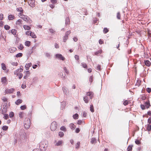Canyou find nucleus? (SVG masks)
I'll use <instances>...</instances> for the list:
<instances>
[{
  "label": "nucleus",
  "mask_w": 151,
  "mask_h": 151,
  "mask_svg": "<svg viewBox=\"0 0 151 151\" xmlns=\"http://www.w3.org/2000/svg\"><path fill=\"white\" fill-rule=\"evenodd\" d=\"M19 17L24 21L28 23H31L32 21L27 16L21 13L19 14Z\"/></svg>",
  "instance_id": "obj_1"
},
{
  "label": "nucleus",
  "mask_w": 151,
  "mask_h": 151,
  "mask_svg": "<svg viewBox=\"0 0 151 151\" xmlns=\"http://www.w3.org/2000/svg\"><path fill=\"white\" fill-rule=\"evenodd\" d=\"M24 126L26 129H28L30 127V121L29 119L25 118L24 121Z\"/></svg>",
  "instance_id": "obj_2"
},
{
  "label": "nucleus",
  "mask_w": 151,
  "mask_h": 151,
  "mask_svg": "<svg viewBox=\"0 0 151 151\" xmlns=\"http://www.w3.org/2000/svg\"><path fill=\"white\" fill-rule=\"evenodd\" d=\"M40 148L42 151H45L47 147V145L45 142H41L39 145Z\"/></svg>",
  "instance_id": "obj_3"
},
{
  "label": "nucleus",
  "mask_w": 151,
  "mask_h": 151,
  "mask_svg": "<svg viewBox=\"0 0 151 151\" xmlns=\"http://www.w3.org/2000/svg\"><path fill=\"white\" fill-rule=\"evenodd\" d=\"M23 70V67L21 66L20 68L16 70L14 72L15 75L17 76H23L22 74L21 73Z\"/></svg>",
  "instance_id": "obj_4"
},
{
  "label": "nucleus",
  "mask_w": 151,
  "mask_h": 151,
  "mask_svg": "<svg viewBox=\"0 0 151 151\" xmlns=\"http://www.w3.org/2000/svg\"><path fill=\"white\" fill-rule=\"evenodd\" d=\"M57 127V123L55 122H53L51 124V129L52 131H55Z\"/></svg>",
  "instance_id": "obj_5"
},
{
  "label": "nucleus",
  "mask_w": 151,
  "mask_h": 151,
  "mask_svg": "<svg viewBox=\"0 0 151 151\" xmlns=\"http://www.w3.org/2000/svg\"><path fill=\"white\" fill-rule=\"evenodd\" d=\"M55 58H56L62 60H64L65 59V58L62 55L59 54H56L55 55Z\"/></svg>",
  "instance_id": "obj_6"
},
{
  "label": "nucleus",
  "mask_w": 151,
  "mask_h": 151,
  "mask_svg": "<svg viewBox=\"0 0 151 151\" xmlns=\"http://www.w3.org/2000/svg\"><path fill=\"white\" fill-rule=\"evenodd\" d=\"M14 90V89L13 88H11L10 89H7L5 90L4 92L5 93V94L8 93H12Z\"/></svg>",
  "instance_id": "obj_7"
},
{
  "label": "nucleus",
  "mask_w": 151,
  "mask_h": 151,
  "mask_svg": "<svg viewBox=\"0 0 151 151\" xmlns=\"http://www.w3.org/2000/svg\"><path fill=\"white\" fill-rule=\"evenodd\" d=\"M35 0H33L31 1H28V3L29 4V5L30 6L32 7H34L35 6Z\"/></svg>",
  "instance_id": "obj_8"
},
{
  "label": "nucleus",
  "mask_w": 151,
  "mask_h": 151,
  "mask_svg": "<svg viewBox=\"0 0 151 151\" xmlns=\"http://www.w3.org/2000/svg\"><path fill=\"white\" fill-rule=\"evenodd\" d=\"M86 95L87 96H89L91 99L93 95V93L92 92H88L86 93Z\"/></svg>",
  "instance_id": "obj_9"
},
{
  "label": "nucleus",
  "mask_w": 151,
  "mask_h": 151,
  "mask_svg": "<svg viewBox=\"0 0 151 151\" xmlns=\"http://www.w3.org/2000/svg\"><path fill=\"white\" fill-rule=\"evenodd\" d=\"M144 63L145 65L149 67L151 65V63L148 60H145L144 61Z\"/></svg>",
  "instance_id": "obj_10"
},
{
  "label": "nucleus",
  "mask_w": 151,
  "mask_h": 151,
  "mask_svg": "<svg viewBox=\"0 0 151 151\" xmlns=\"http://www.w3.org/2000/svg\"><path fill=\"white\" fill-rule=\"evenodd\" d=\"M1 82L5 84H7V82L6 81V78L5 77H2L1 79Z\"/></svg>",
  "instance_id": "obj_11"
},
{
  "label": "nucleus",
  "mask_w": 151,
  "mask_h": 151,
  "mask_svg": "<svg viewBox=\"0 0 151 151\" xmlns=\"http://www.w3.org/2000/svg\"><path fill=\"white\" fill-rule=\"evenodd\" d=\"M70 20L69 19V18L68 17L66 18L65 20V25L66 26H67L70 23Z\"/></svg>",
  "instance_id": "obj_12"
},
{
  "label": "nucleus",
  "mask_w": 151,
  "mask_h": 151,
  "mask_svg": "<svg viewBox=\"0 0 151 151\" xmlns=\"http://www.w3.org/2000/svg\"><path fill=\"white\" fill-rule=\"evenodd\" d=\"M16 50V48L15 47H12L9 48V50L11 53H13Z\"/></svg>",
  "instance_id": "obj_13"
},
{
  "label": "nucleus",
  "mask_w": 151,
  "mask_h": 151,
  "mask_svg": "<svg viewBox=\"0 0 151 151\" xmlns=\"http://www.w3.org/2000/svg\"><path fill=\"white\" fill-rule=\"evenodd\" d=\"M145 106L147 109L150 106V104L149 101L145 102Z\"/></svg>",
  "instance_id": "obj_14"
},
{
  "label": "nucleus",
  "mask_w": 151,
  "mask_h": 151,
  "mask_svg": "<svg viewBox=\"0 0 151 151\" xmlns=\"http://www.w3.org/2000/svg\"><path fill=\"white\" fill-rule=\"evenodd\" d=\"M32 64L31 63L27 64L25 65V68L27 70H28L29 69L30 67L31 66Z\"/></svg>",
  "instance_id": "obj_15"
},
{
  "label": "nucleus",
  "mask_w": 151,
  "mask_h": 151,
  "mask_svg": "<svg viewBox=\"0 0 151 151\" xmlns=\"http://www.w3.org/2000/svg\"><path fill=\"white\" fill-rule=\"evenodd\" d=\"M9 32H11L14 35H16L17 33V30L14 29H12L11 30H9Z\"/></svg>",
  "instance_id": "obj_16"
},
{
  "label": "nucleus",
  "mask_w": 151,
  "mask_h": 151,
  "mask_svg": "<svg viewBox=\"0 0 151 151\" xmlns=\"http://www.w3.org/2000/svg\"><path fill=\"white\" fill-rule=\"evenodd\" d=\"M17 11L20 12V13L22 14L23 12V10L21 7L18 8L17 9Z\"/></svg>",
  "instance_id": "obj_17"
},
{
  "label": "nucleus",
  "mask_w": 151,
  "mask_h": 151,
  "mask_svg": "<svg viewBox=\"0 0 151 151\" xmlns=\"http://www.w3.org/2000/svg\"><path fill=\"white\" fill-rule=\"evenodd\" d=\"M141 82V81L140 80L137 79V82L135 84V86L137 87H139L140 84Z\"/></svg>",
  "instance_id": "obj_18"
},
{
  "label": "nucleus",
  "mask_w": 151,
  "mask_h": 151,
  "mask_svg": "<svg viewBox=\"0 0 151 151\" xmlns=\"http://www.w3.org/2000/svg\"><path fill=\"white\" fill-rule=\"evenodd\" d=\"M91 142L92 144L96 143V139L94 138H92Z\"/></svg>",
  "instance_id": "obj_19"
},
{
  "label": "nucleus",
  "mask_w": 151,
  "mask_h": 151,
  "mask_svg": "<svg viewBox=\"0 0 151 151\" xmlns=\"http://www.w3.org/2000/svg\"><path fill=\"white\" fill-rule=\"evenodd\" d=\"M83 100L86 103H88L89 99L88 97L85 96L83 97Z\"/></svg>",
  "instance_id": "obj_20"
},
{
  "label": "nucleus",
  "mask_w": 151,
  "mask_h": 151,
  "mask_svg": "<svg viewBox=\"0 0 151 151\" xmlns=\"http://www.w3.org/2000/svg\"><path fill=\"white\" fill-rule=\"evenodd\" d=\"M63 143L62 140H60L57 142L55 145L58 146L61 145Z\"/></svg>",
  "instance_id": "obj_21"
},
{
  "label": "nucleus",
  "mask_w": 151,
  "mask_h": 151,
  "mask_svg": "<svg viewBox=\"0 0 151 151\" xmlns=\"http://www.w3.org/2000/svg\"><path fill=\"white\" fill-rule=\"evenodd\" d=\"M22 102V100L21 99H18L17 100L16 102H15V104L17 105H19Z\"/></svg>",
  "instance_id": "obj_22"
},
{
  "label": "nucleus",
  "mask_w": 151,
  "mask_h": 151,
  "mask_svg": "<svg viewBox=\"0 0 151 151\" xmlns=\"http://www.w3.org/2000/svg\"><path fill=\"white\" fill-rule=\"evenodd\" d=\"M1 68L4 70H5L6 69V65L3 63L1 64Z\"/></svg>",
  "instance_id": "obj_23"
},
{
  "label": "nucleus",
  "mask_w": 151,
  "mask_h": 151,
  "mask_svg": "<svg viewBox=\"0 0 151 151\" xmlns=\"http://www.w3.org/2000/svg\"><path fill=\"white\" fill-rule=\"evenodd\" d=\"M23 28L25 30H29L31 29V28L30 27L27 25H24L23 26Z\"/></svg>",
  "instance_id": "obj_24"
},
{
  "label": "nucleus",
  "mask_w": 151,
  "mask_h": 151,
  "mask_svg": "<svg viewBox=\"0 0 151 151\" xmlns=\"http://www.w3.org/2000/svg\"><path fill=\"white\" fill-rule=\"evenodd\" d=\"M70 128L73 130L74 129L76 128V126L73 123H71L70 125Z\"/></svg>",
  "instance_id": "obj_25"
},
{
  "label": "nucleus",
  "mask_w": 151,
  "mask_h": 151,
  "mask_svg": "<svg viewBox=\"0 0 151 151\" xmlns=\"http://www.w3.org/2000/svg\"><path fill=\"white\" fill-rule=\"evenodd\" d=\"M14 17V16L12 15H10L8 16V18L9 20H13Z\"/></svg>",
  "instance_id": "obj_26"
},
{
  "label": "nucleus",
  "mask_w": 151,
  "mask_h": 151,
  "mask_svg": "<svg viewBox=\"0 0 151 151\" xmlns=\"http://www.w3.org/2000/svg\"><path fill=\"white\" fill-rule=\"evenodd\" d=\"M63 90L64 93L65 94H67L68 93L67 88L65 87H63Z\"/></svg>",
  "instance_id": "obj_27"
},
{
  "label": "nucleus",
  "mask_w": 151,
  "mask_h": 151,
  "mask_svg": "<svg viewBox=\"0 0 151 151\" xmlns=\"http://www.w3.org/2000/svg\"><path fill=\"white\" fill-rule=\"evenodd\" d=\"M133 147V145H129L127 148L128 151H132V147Z\"/></svg>",
  "instance_id": "obj_28"
},
{
  "label": "nucleus",
  "mask_w": 151,
  "mask_h": 151,
  "mask_svg": "<svg viewBox=\"0 0 151 151\" xmlns=\"http://www.w3.org/2000/svg\"><path fill=\"white\" fill-rule=\"evenodd\" d=\"M32 38H35L36 37V35L33 32H31L30 35Z\"/></svg>",
  "instance_id": "obj_29"
},
{
  "label": "nucleus",
  "mask_w": 151,
  "mask_h": 151,
  "mask_svg": "<svg viewBox=\"0 0 151 151\" xmlns=\"http://www.w3.org/2000/svg\"><path fill=\"white\" fill-rule=\"evenodd\" d=\"M102 50H100L97 51L95 52V55H97L99 54H101L102 53Z\"/></svg>",
  "instance_id": "obj_30"
},
{
  "label": "nucleus",
  "mask_w": 151,
  "mask_h": 151,
  "mask_svg": "<svg viewBox=\"0 0 151 151\" xmlns=\"http://www.w3.org/2000/svg\"><path fill=\"white\" fill-rule=\"evenodd\" d=\"M90 110L92 112H93L94 111V108L93 105H91L90 106Z\"/></svg>",
  "instance_id": "obj_31"
},
{
  "label": "nucleus",
  "mask_w": 151,
  "mask_h": 151,
  "mask_svg": "<svg viewBox=\"0 0 151 151\" xmlns=\"http://www.w3.org/2000/svg\"><path fill=\"white\" fill-rule=\"evenodd\" d=\"M73 117L75 119H78V115L77 114H76L73 115Z\"/></svg>",
  "instance_id": "obj_32"
},
{
  "label": "nucleus",
  "mask_w": 151,
  "mask_h": 151,
  "mask_svg": "<svg viewBox=\"0 0 151 151\" xmlns=\"http://www.w3.org/2000/svg\"><path fill=\"white\" fill-rule=\"evenodd\" d=\"M30 42L28 41H27L25 42V45L26 46L29 47L30 46Z\"/></svg>",
  "instance_id": "obj_33"
},
{
  "label": "nucleus",
  "mask_w": 151,
  "mask_h": 151,
  "mask_svg": "<svg viewBox=\"0 0 151 151\" xmlns=\"http://www.w3.org/2000/svg\"><path fill=\"white\" fill-rule=\"evenodd\" d=\"M81 65L84 68H87V65L86 63H81Z\"/></svg>",
  "instance_id": "obj_34"
},
{
  "label": "nucleus",
  "mask_w": 151,
  "mask_h": 151,
  "mask_svg": "<svg viewBox=\"0 0 151 151\" xmlns=\"http://www.w3.org/2000/svg\"><path fill=\"white\" fill-rule=\"evenodd\" d=\"M80 144V142H78L76 145V149H78L79 147Z\"/></svg>",
  "instance_id": "obj_35"
},
{
  "label": "nucleus",
  "mask_w": 151,
  "mask_h": 151,
  "mask_svg": "<svg viewBox=\"0 0 151 151\" xmlns=\"http://www.w3.org/2000/svg\"><path fill=\"white\" fill-rule=\"evenodd\" d=\"M109 31V30L107 28H104V29L103 32L104 33L106 34Z\"/></svg>",
  "instance_id": "obj_36"
},
{
  "label": "nucleus",
  "mask_w": 151,
  "mask_h": 151,
  "mask_svg": "<svg viewBox=\"0 0 151 151\" xmlns=\"http://www.w3.org/2000/svg\"><path fill=\"white\" fill-rule=\"evenodd\" d=\"M26 108H27V106H26V105H25L22 106L20 107V109L22 110H24V109H26Z\"/></svg>",
  "instance_id": "obj_37"
},
{
  "label": "nucleus",
  "mask_w": 151,
  "mask_h": 151,
  "mask_svg": "<svg viewBox=\"0 0 151 151\" xmlns=\"http://www.w3.org/2000/svg\"><path fill=\"white\" fill-rule=\"evenodd\" d=\"M4 29L6 30H9L10 28V27L9 26H8L7 25H5L4 26Z\"/></svg>",
  "instance_id": "obj_38"
},
{
  "label": "nucleus",
  "mask_w": 151,
  "mask_h": 151,
  "mask_svg": "<svg viewBox=\"0 0 151 151\" xmlns=\"http://www.w3.org/2000/svg\"><path fill=\"white\" fill-rule=\"evenodd\" d=\"M8 127L6 126H3L2 129L6 131L8 129Z\"/></svg>",
  "instance_id": "obj_39"
},
{
  "label": "nucleus",
  "mask_w": 151,
  "mask_h": 151,
  "mask_svg": "<svg viewBox=\"0 0 151 151\" xmlns=\"http://www.w3.org/2000/svg\"><path fill=\"white\" fill-rule=\"evenodd\" d=\"M22 20L21 19H18L17 20V21L16 22V24H17L18 25H19L22 22Z\"/></svg>",
  "instance_id": "obj_40"
},
{
  "label": "nucleus",
  "mask_w": 151,
  "mask_h": 151,
  "mask_svg": "<svg viewBox=\"0 0 151 151\" xmlns=\"http://www.w3.org/2000/svg\"><path fill=\"white\" fill-rule=\"evenodd\" d=\"M22 53H19L17 54L16 55V57L17 58H18L19 57H22Z\"/></svg>",
  "instance_id": "obj_41"
},
{
  "label": "nucleus",
  "mask_w": 151,
  "mask_h": 151,
  "mask_svg": "<svg viewBox=\"0 0 151 151\" xmlns=\"http://www.w3.org/2000/svg\"><path fill=\"white\" fill-rule=\"evenodd\" d=\"M68 39V37L67 36H65L63 38V41L64 42H65Z\"/></svg>",
  "instance_id": "obj_42"
},
{
  "label": "nucleus",
  "mask_w": 151,
  "mask_h": 151,
  "mask_svg": "<svg viewBox=\"0 0 151 151\" xmlns=\"http://www.w3.org/2000/svg\"><path fill=\"white\" fill-rule=\"evenodd\" d=\"M64 134L62 132H59V135L60 137H63L64 136Z\"/></svg>",
  "instance_id": "obj_43"
},
{
  "label": "nucleus",
  "mask_w": 151,
  "mask_h": 151,
  "mask_svg": "<svg viewBox=\"0 0 151 151\" xmlns=\"http://www.w3.org/2000/svg\"><path fill=\"white\" fill-rule=\"evenodd\" d=\"M5 119H7L9 118V115L7 114H5L4 115V116L3 117Z\"/></svg>",
  "instance_id": "obj_44"
},
{
  "label": "nucleus",
  "mask_w": 151,
  "mask_h": 151,
  "mask_svg": "<svg viewBox=\"0 0 151 151\" xmlns=\"http://www.w3.org/2000/svg\"><path fill=\"white\" fill-rule=\"evenodd\" d=\"M121 17V15L119 12H118L117 14V18L118 19H120Z\"/></svg>",
  "instance_id": "obj_45"
},
{
  "label": "nucleus",
  "mask_w": 151,
  "mask_h": 151,
  "mask_svg": "<svg viewBox=\"0 0 151 151\" xmlns=\"http://www.w3.org/2000/svg\"><path fill=\"white\" fill-rule=\"evenodd\" d=\"M147 129L148 131H150L151 130V127L150 126L148 125L147 127Z\"/></svg>",
  "instance_id": "obj_46"
},
{
  "label": "nucleus",
  "mask_w": 151,
  "mask_h": 151,
  "mask_svg": "<svg viewBox=\"0 0 151 151\" xmlns=\"http://www.w3.org/2000/svg\"><path fill=\"white\" fill-rule=\"evenodd\" d=\"M1 99L4 102H7V99L5 97H2L1 98Z\"/></svg>",
  "instance_id": "obj_47"
},
{
  "label": "nucleus",
  "mask_w": 151,
  "mask_h": 151,
  "mask_svg": "<svg viewBox=\"0 0 151 151\" xmlns=\"http://www.w3.org/2000/svg\"><path fill=\"white\" fill-rule=\"evenodd\" d=\"M14 116V113L13 112H11L9 114V116L10 117H11V118L12 117H13Z\"/></svg>",
  "instance_id": "obj_48"
},
{
  "label": "nucleus",
  "mask_w": 151,
  "mask_h": 151,
  "mask_svg": "<svg viewBox=\"0 0 151 151\" xmlns=\"http://www.w3.org/2000/svg\"><path fill=\"white\" fill-rule=\"evenodd\" d=\"M96 69L97 70H100L101 69V66L99 65H98L96 67Z\"/></svg>",
  "instance_id": "obj_49"
},
{
  "label": "nucleus",
  "mask_w": 151,
  "mask_h": 151,
  "mask_svg": "<svg viewBox=\"0 0 151 151\" xmlns=\"http://www.w3.org/2000/svg\"><path fill=\"white\" fill-rule=\"evenodd\" d=\"M24 48L22 44H20L18 48L20 50H22Z\"/></svg>",
  "instance_id": "obj_50"
},
{
  "label": "nucleus",
  "mask_w": 151,
  "mask_h": 151,
  "mask_svg": "<svg viewBox=\"0 0 151 151\" xmlns=\"http://www.w3.org/2000/svg\"><path fill=\"white\" fill-rule=\"evenodd\" d=\"M60 129L61 130L65 131H66V129L64 126H62L60 128Z\"/></svg>",
  "instance_id": "obj_51"
},
{
  "label": "nucleus",
  "mask_w": 151,
  "mask_h": 151,
  "mask_svg": "<svg viewBox=\"0 0 151 151\" xmlns=\"http://www.w3.org/2000/svg\"><path fill=\"white\" fill-rule=\"evenodd\" d=\"M70 31H67L66 32L65 35L67 36L68 37V35L70 34Z\"/></svg>",
  "instance_id": "obj_52"
},
{
  "label": "nucleus",
  "mask_w": 151,
  "mask_h": 151,
  "mask_svg": "<svg viewBox=\"0 0 151 151\" xmlns=\"http://www.w3.org/2000/svg\"><path fill=\"white\" fill-rule=\"evenodd\" d=\"M11 64L13 66H17L18 65V63L17 62H12L11 63Z\"/></svg>",
  "instance_id": "obj_53"
},
{
  "label": "nucleus",
  "mask_w": 151,
  "mask_h": 151,
  "mask_svg": "<svg viewBox=\"0 0 151 151\" xmlns=\"http://www.w3.org/2000/svg\"><path fill=\"white\" fill-rule=\"evenodd\" d=\"M51 3L53 4H55L57 2V0H50Z\"/></svg>",
  "instance_id": "obj_54"
},
{
  "label": "nucleus",
  "mask_w": 151,
  "mask_h": 151,
  "mask_svg": "<svg viewBox=\"0 0 151 151\" xmlns=\"http://www.w3.org/2000/svg\"><path fill=\"white\" fill-rule=\"evenodd\" d=\"M31 32L30 31H27L26 32V34L27 35H30V34L31 33Z\"/></svg>",
  "instance_id": "obj_55"
},
{
  "label": "nucleus",
  "mask_w": 151,
  "mask_h": 151,
  "mask_svg": "<svg viewBox=\"0 0 151 151\" xmlns=\"http://www.w3.org/2000/svg\"><path fill=\"white\" fill-rule=\"evenodd\" d=\"M75 58L76 60H78L79 59V56L77 55L75 56Z\"/></svg>",
  "instance_id": "obj_56"
},
{
  "label": "nucleus",
  "mask_w": 151,
  "mask_h": 151,
  "mask_svg": "<svg viewBox=\"0 0 151 151\" xmlns=\"http://www.w3.org/2000/svg\"><path fill=\"white\" fill-rule=\"evenodd\" d=\"M49 31L51 33L54 34L55 33L54 31L52 29H49Z\"/></svg>",
  "instance_id": "obj_57"
},
{
  "label": "nucleus",
  "mask_w": 151,
  "mask_h": 151,
  "mask_svg": "<svg viewBox=\"0 0 151 151\" xmlns=\"http://www.w3.org/2000/svg\"><path fill=\"white\" fill-rule=\"evenodd\" d=\"M147 91L149 93H150L151 92V88H148L146 89Z\"/></svg>",
  "instance_id": "obj_58"
},
{
  "label": "nucleus",
  "mask_w": 151,
  "mask_h": 151,
  "mask_svg": "<svg viewBox=\"0 0 151 151\" xmlns=\"http://www.w3.org/2000/svg\"><path fill=\"white\" fill-rule=\"evenodd\" d=\"M45 55L48 58L50 57V54L49 53H45Z\"/></svg>",
  "instance_id": "obj_59"
},
{
  "label": "nucleus",
  "mask_w": 151,
  "mask_h": 151,
  "mask_svg": "<svg viewBox=\"0 0 151 151\" xmlns=\"http://www.w3.org/2000/svg\"><path fill=\"white\" fill-rule=\"evenodd\" d=\"M93 80V76H91L89 78V81L91 82H92Z\"/></svg>",
  "instance_id": "obj_60"
},
{
  "label": "nucleus",
  "mask_w": 151,
  "mask_h": 151,
  "mask_svg": "<svg viewBox=\"0 0 151 151\" xmlns=\"http://www.w3.org/2000/svg\"><path fill=\"white\" fill-rule=\"evenodd\" d=\"M3 14H0V20H2L3 18Z\"/></svg>",
  "instance_id": "obj_61"
},
{
  "label": "nucleus",
  "mask_w": 151,
  "mask_h": 151,
  "mask_svg": "<svg viewBox=\"0 0 151 151\" xmlns=\"http://www.w3.org/2000/svg\"><path fill=\"white\" fill-rule=\"evenodd\" d=\"M124 104V105H127L128 104V102L126 100L123 103Z\"/></svg>",
  "instance_id": "obj_62"
},
{
  "label": "nucleus",
  "mask_w": 151,
  "mask_h": 151,
  "mask_svg": "<svg viewBox=\"0 0 151 151\" xmlns=\"http://www.w3.org/2000/svg\"><path fill=\"white\" fill-rule=\"evenodd\" d=\"M135 143L136 144H137V145H139L140 144V142L139 141V140L137 139L135 141Z\"/></svg>",
  "instance_id": "obj_63"
},
{
  "label": "nucleus",
  "mask_w": 151,
  "mask_h": 151,
  "mask_svg": "<svg viewBox=\"0 0 151 151\" xmlns=\"http://www.w3.org/2000/svg\"><path fill=\"white\" fill-rule=\"evenodd\" d=\"M148 122L149 124H151V117H150L148 120Z\"/></svg>",
  "instance_id": "obj_64"
}]
</instances>
